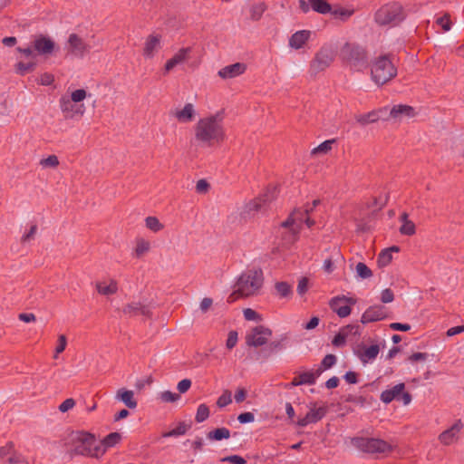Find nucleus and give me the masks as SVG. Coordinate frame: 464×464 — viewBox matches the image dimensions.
<instances>
[{
    "label": "nucleus",
    "instance_id": "nucleus-1",
    "mask_svg": "<svg viewBox=\"0 0 464 464\" xmlns=\"http://www.w3.org/2000/svg\"><path fill=\"white\" fill-rule=\"evenodd\" d=\"M194 132L196 140L202 145L213 146L223 142L226 138L223 111L199 119Z\"/></svg>",
    "mask_w": 464,
    "mask_h": 464
},
{
    "label": "nucleus",
    "instance_id": "nucleus-2",
    "mask_svg": "<svg viewBox=\"0 0 464 464\" xmlns=\"http://www.w3.org/2000/svg\"><path fill=\"white\" fill-rule=\"evenodd\" d=\"M264 282L261 269H247L237 279L234 291L228 296L229 303L235 302L238 297H249L258 294Z\"/></svg>",
    "mask_w": 464,
    "mask_h": 464
},
{
    "label": "nucleus",
    "instance_id": "nucleus-3",
    "mask_svg": "<svg viewBox=\"0 0 464 464\" xmlns=\"http://www.w3.org/2000/svg\"><path fill=\"white\" fill-rule=\"evenodd\" d=\"M72 441L74 443L73 452L77 455L99 458L105 452L100 441L89 432L77 431L72 433Z\"/></svg>",
    "mask_w": 464,
    "mask_h": 464
},
{
    "label": "nucleus",
    "instance_id": "nucleus-4",
    "mask_svg": "<svg viewBox=\"0 0 464 464\" xmlns=\"http://www.w3.org/2000/svg\"><path fill=\"white\" fill-rule=\"evenodd\" d=\"M372 80L378 85H382L397 75V69L387 54L374 60L371 69Z\"/></svg>",
    "mask_w": 464,
    "mask_h": 464
},
{
    "label": "nucleus",
    "instance_id": "nucleus-5",
    "mask_svg": "<svg viewBox=\"0 0 464 464\" xmlns=\"http://www.w3.org/2000/svg\"><path fill=\"white\" fill-rule=\"evenodd\" d=\"M406 17V14L400 3L392 2L382 5L375 13V22L380 25L395 26L401 23Z\"/></svg>",
    "mask_w": 464,
    "mask_h": 464
},
{
    "label": "nucleus",
    "instance_id": "nucleus-6",
    "mask_svg": "<svg viewBox=\"0 0 464 464\" xmlns=\"http://www.w3.org/2000/svg\"><path fill=\"white\" fill-rule=\"evenodd\" d=\"M352 444L359 450L367 454H384L392 451L393 445L379 438L355 437Z\"/></svg>",
    "mask_w": 464,
    "mask_h": 464
},
{
    "label": "nucleus",
    "instance_id": "nucleus-7",
    "mask_svg": "<svg viewBox=\"0 0 464 464\" xmlns=\"http://www.w3.org/2000/svg\"><path fill=\"white\" fill-rule=\"evenodd\" d=\"M343 59L356 71H362L368 65V57L363 47L355 44H345L342 48Z\"/></svg>",
    "mask_w": 464,
    "mask_h": 464
},
{
    "label": "nucleus",
    "instance_id": "nucleus-8",
    "mask_svg": "<svg viewBox=\"0 0 464 464\" xmlns=\"http://www.w3.org/2000/svg\"><path fill=\"white\" fill-rule=\"evenodd\" d=\"M277 196L276 188H268L260 197L247 202L241 212L244 218H249L256 212L265 211L266 205L276 199Z\"/></svg>",
    "mask_w": 464,
    "mask_h": 464
},
{
    "label": "nucleus",
    "instance_id": "nucleus-9",
    "mask_svg": "<svg viewBox=\"0 0 464 464\" xmlns=\"http://www.w3.org/2000/svg\"><path fill=\"white\" fill-rule=\"evenodd\" d=\"M66 56L72 58H83L91 51V45L77 34H71L65 43Z\"/></svg>",
    "mask_w": 464,
    "mask_h": 464
},
{
    "label": "nucleus",
    "instance_id": "nucleus-10",
    "mask_svg": "<svg viewBox=\"0 0 464 464\" xmlns=\"http://www.w3.org/2000/svg\"><path fill=\"white\" fill-rule=\"evenodd\" d=\"M404 390L405 384L403 382H400L391 389L383 391L381 393L380 399L386 404L392 402L393 400H397L402 401L404 405H408L411 401V395L409 392H404Z\"/></svg>",
    "mask_w": 464,
    "mask_h": 464
},
{
    "label": "nucleus",
    "instance_id": "nucleus-11",
    "mask_svg": "<svg viewBox=\"0 0 464 464\" xmlns=\"http://www.w3.org/2000/svg\"><path fill=\"white\" fill-rule=\"evenodd\" d=\"M334 52L328 46H323L311 62V70L318 72L325 70L334 62Z\"/></svg>",
    "mask_w": 464,
    "mask_h": 464
},
{
    "label": "nucleus",
    "instance_id": "nucleus-12",
    "mask_svg": "<svg viewBox=\"0 0 464 464\" xmlns=\"http://www.w3.org/2000/svg\"><path fill=\"white\" fill-rule=\"evenodd\" d=\"M303 223H305L308 227H311L314 226V221L306 216L303 210L296 209L282 223V227H291L293 233L296 235L302 228Z\"/></svg>",
    "mask_w": 464,
    "mask_h": 464
},
{
    "label": "nucleus",
    "instance_id": "nucleus-13",
    "mask_svg": "<svg viewBox=\"0 0 464 464\" xmlns=\"http://www.w3.org/2000/svg\"><path fill=\"white\" fill-rule=\"evenodd\" d=\"M271 335L272 331L269 328L257 325L246 335V343L248 346L259 347L266 344Z\"/></svg>",
    "mask_w": 464,
    "mask_h": 464
},
{
    "label": "nucleus",
    "instance_id": "nucleus-14",
    "mask_svg": "<svg viewBox=\"0 0 464 464\" xmlns=\"http://www.w3.org/2000/svg\"><path fill=\"white\" fill-rule=\"evenodd\" d=\"M60 109L67 120H72L75 117H82L85 112L84 104H77L70 100L68 96H62L59 100Z\"/></svg>",
    "mask_w": 464,
    "mask_h": 464
},
{
    "label": "nucleus",
    "instance_id": "nucleus-15",
    "mask_svg": "<svg viewBox=\"0 0 464 464\" xmlns=\"http://www.w3.org/2000/svg\"><path fill=\"white\" fill-rule=\"evenodd\" d=\"M355 303V299L342 295L332 298L329 305L339 317L344 318L351 314L352 310L349 304H354Z\"/></svg>",
    "mask_w": 464,
    "mask_h": 464
},
{
    "label": "nucleus",
    "instance_id": "nucleus-16",
    "mask_svg": "<svg viewBox=\"0 0 464 464\" xmlns=\"http://www.w3.org/2000/svg\"><path fill=\"white\" fill-rule=\"evenodd\" d=\"M463 428V422L460 420H457L449 429L439 435L440 442L445 446L456 443Z\"/></svg>",
    "mask_w": 464,
    "mask_h": 464
},
{
    "label": "nucleus",
    "instance_id": "nucleus-17",
    "mask_svg": "<svg viewBox=\"0 0 464 464\" xmlns=\"http://www.w3.org/2000/svg\"><path fill=\"white\" fill-rule=\"evenodd\" d=\"M55 47V43L45 35L40 34L36 36L33 42L34 51L40 55L51 54Z\"/></svg>",
    "mask_w": 464,
    "mask_h": 464
},
{
    "label": "nucleus",
    "instance_id": "nucleus-18",
    "mask_svg": "<svg viewBox=\"0 0 464 464\" xmlns=\"http://www.w3.org/2000/svg\"><path fill=\"white\" fill-rule=\"evenodd\" d=\"M327 410V406L311 408L304 418L298 420L297 425L300 427H305L310 423H315L319 421L325 416Z\"/></svg>",
    "mask_w": 464,
    "mask_h": 464
},
{
    "label": "nucleus",
    "instance_id": "nucleus-19",
    "mask_svg": "<svg viewBox=\"0 0 464 464\" xmlns=\"http://www.w3.org/2000/svg\"><path fill=\"white\" fill-rule=\"evenodd\" d=\"M387 313L385 307L382 305H372L370 306L362 315L361 322L362 324H368L377 322L385 319Z\"/></svg>",
    "mask_w": 464,
    "mask_h": 464
},
{
    "label": "nucleus",
    "instance_id": "nucleus-20",
    "mask_svg": "<svg viewBox=\"0 0 464 464\" xmlns=\"http://www.w3.org/2000/svg\"><path fill=\"white\" fill-rule=\"evenodd\" d=\"M246 66L242 63H236L220 69L218 72L222 79H232L245 72Z\"/></svg>",
    "mask_w": 464,
    "mask_h": 464
},
{
    "label": "nucleus",
    "instance_id": "nucleus-21",
    "mask_svg": "<svg viewBox=\"0 0 464 464\" xmlns=\"http://www.w3.org/2000/svg\"><path fill=\"white\" fill-rule=\"evenodd\" d=\"M124 314L129 316H136L141 314L145 317H150L151 312L148 305L141 304L139 302H132L123 307L122 310Z\"/></svg>",
    "mask_w": 464,
    "mask_h": 464
},
{
    "label": "nucleus",
    "instance_id": "nucleus-22",
    "mask_svg": "<svg viewBox=\"0 0 464 464\" xmlns=\"http://www.w3.org/2000/svg\"><path fill=\"white\" fill-rule=\"evenodd\" d=\"M160 49V36L158 34H150L145 42L143 55L151 58Z\"/></svg>",
    "mask_w": 464,
    "mask_h": 464
},
{
    "label": "nucleus",
    "instance_id": "nucleus-23",
    "mask_svg": "<svg viewBox=\"0 0 464 464\" xmlns=\"http://www.w3.org/2000/svg\"><path fill=\"white\" fill-rule=\"evenodd\" d=\"M415 115V109L406 104L394 105L390 111V116L393 119L412 118Z\"/></svg>",
    "mask_w": 464,
    "mask_h": 464
},
{
    "label": "nucleus",
    "instance_id": "nucleus-24",
    "mask_svg": "<svg viewBox=\"0 0 464 464\" xmlns=\"http://www.w3.org/2000/svg\"><path fill=\"white\" fill-rule=\"evenodd\" d=\"M173 115L179 122H190L195 118L196 111L192 103H186L183 109L176 110Z\"/></svg>",
    "mask_w": 464,
    "mask_h": 464
},
{
    "label": "nucleus",
    "instance_id": "nucleus-25",
    "mask_svg": "<svg viewBox=\"0 0 464 464\" xmlns=\"http://www.w3.org/2000/svg\"><path fill=\"white\" fill-rule=\"evenodd\" d=\"M387 111V108H382L378 111H372L365 114H357L355 115V120L358 123H360L362 126H365L369 123H374L378 121L383 112Z\"/></svg>",
    "mask_w": 464,
    "mask_h": 464
},
{
    "label": "nucleus",
    "instance_id": "nucleus-26",
    "mask_svg": "<svg viewBox=\"0 0 464 464\" xmlns=\"http://www.w3.org/2000/svg\"><path fill=\"white\" fill-rule=\"evenodd\" d=\"M115 398L123 402L128 408L135 409L137 407V401L134 398V392L130 390L124 388L119 389L116 392Z\"/></svg>",
    "mask_w": 464,
    "mask_h": 464
},
{
    "label": "nucleus",
    "instance_id": "nucleus-27",
    "mask_svg": "<svg viewBox=\"0 0 464 464\" xmlns=\"http://www.w3.org/2000/svg\"><path fill=\"white\" fill-rule=\"evenodd\" d=\"M191 49L189 47L180 49L171 59L165 64V72H169L178 64L185 62Z\"/></svg>",
    "mask_w": 464,
    "mask_h": 464
},
{
    "label": "nucleus",
    "instance_id": "nucleus-28",
    "mask_svg": "<svg viewBox=\"0 0 464 464\" xmlns=\"http://www.w3.org/2000/svg\"><path fill=\"white\" fill-rule=\"evenodd\" d=\"M310 34V31L307 30L295 33L289 40L290 46L295 49H300L308 41Z\"/></svg>",
    "mask_w": 464,
    "mask_h": 464
},
{
    "label": "nucleus",
    "instance_id": "nucleus-29",
    "mask_svg": "<svg viewBox=\"0 0 464 464\" xmlns=\"http://www.w3.org/2000/svg\"><path fill=\"white\" fill-rule=\"evenodd\" d=\"M96 289L100 295H111L117 293L118 284L114 279H111L109 284H106L105 282H97Z\"/></svg>",
    "mask_w": 464,
    "mask_h": 464
},
{
    "label": "nucleus",
    "instance_id": "nucleus-30",
    "mask_svg": "<svg viewBox=\"0 0 464 464\" xmlns=\"http://www.w3.org/2000/svg\"><path fill=\"white\" fill-rule=\"evenodd\" d=\"M409 216L406 212H403L400 216V220L401 221L402 225L400 227V233L401 235L405 236H412L416 232L415 224L410 220Z\"/></svg>",
    "mask_w": 464,
    "mask_h": 464
},
{
    "label": "nucleus",
    "instance_id": "nucleus-31",
    "mask_svg": "<svg viewBox=\"0 0 464 464\" xmlns=\"http://www.w3.org/2000/svg\"><path fill=\"white\" fill-rule=\"evenodd\" d=\"M322 369H316L315 371L304 372L299 374V383L313 385L315 383L316 379L321 375Z\"/></svg>",
    "mask_w": 464,
    "mask_h": 464
},
{
    "label": "nucleus",
    "instance_id": "nucleus-32",
    "mask_svg": "<svg viewBox=\"0 0 464 464\" xmlns=\"http://www.w3.org/2000/svg\"><path fill=\"white\" fill-rule=\"evenodd\" d=\"M207 438L209 440H227L230 438V430L225 427L218 428L208 432Z\"/></svg>",
    "mask_w": 464,
    "mask_h": 464
},
{
    "label": "nucleus",
    "instance_id": "nucleus-33",
    "mask_svg": "<svg viewBox=\"0 0 464 464\" xmlns=\"http://www.w3.org/2000/svg\"><path fill=\"white\" fill-rule=\"evenodd\" d=\"M380 347L378 344H372L364 349V351L360 354V359L363 363H367L374 360L379 354Z\"/></svg>",
    "mask_w": 464,
    "mask_h": 464
},
{
    "label": "nucleus",
    "instance_id": "nucleus-34",
    "mask_svg": "<svg viewBox=\"0 0 464 464\" xmlns=\"http://www.w3.org/2000/svg\"><path fill=\"white\" fill-rule=\"evenodd\" d=\"M314 11L319 14H328L332 11V6L325 0H308Z\"/></svg>",
    "mask_w": 464,
    "mask_h": 464
},
{
    "label": "nucleus",
    "instance_id": "nucleus-35",
    "mask_svg": "<svg viewBox=\"0 0 464 464\" xmlns=\"http://www.w3.org/2000/svg\"><path fill=\"white\" fill-rule=\"evenodd\" d=\"M150 248V244L148 240H145L144 238H138L136 241V247H135V256L136 257H141L143 255L149 252Z\"/></svg>",
    "mask_w": 464,
    "mask_h": 464
},
{
    "label": "nucleus",
    "instance_id": "nucleus-36",
    "mask_svg": "<svg viewBox=\"0 0 464 464\" xmlns=\"http://www.w3.org/2000/svg\"><path fill=\"white\" fill-rule=\"evenodd\" d=\"M121 436L118 432H111L108 434L102 441H100L102 448L106 450L107 448L113 447L120 442Z\"/></svg>",
    "mask_w": 464,
    "mask_h": 464
},
{
    "label": "nucleus",
    "instance_id": "nucleus-37",
    "mask_svg": "<svg viewBox=\"0 0 464 464\" xmlns=\"http://www.w3.org/2000/svg\"><path fill=\"white\" fill-rule=\"evenodd\" d=\"M189 428H190V426L186 424L185 422H179V425L175 429H173L169 431L164 432L162 434V437L169 438V437H177V436L184 435Z\"/></svg>",
    "mask_w": 464,
    "mask_h": 464
},
{
    "label": "nucleus",
    "instance_id": "nucleus-38",
    "mask_svg": "<svg viewBox=\"0 0 464 464\" xmlns=\"http://www.w3.org/2000/svg\"><path fill=\"white\" fill-rule=\"evenodd\" d=\"M335 142V140H328L322 142L320 145L313 149L312 154H326L332 150V145Z\"/></svg>",
    "mask_w": 464,
    "mask_h": 464
},
{
    "label": "nucleus",
    "instance_id": "nucleus-39",
    "mask_svg": "<svg viewBox=\"0 0 464 464\" xmlns=\"http://www.w3.org/2000/svg\"><path fill=\"white\" fill-rule=\"evenodd\" d=\"M276 293L281 297H287L292 294V287L286 282H277L275 285Z\"/></svg>",
    "mask_w": 464,
    "mask_h": 464
},
{
    "label": "nucleus",
    "instance_id": "nucleus-40",
    "mask_svg": "<svg viewBox=\"0 0 464 464\" xmlns=\"http://www.w3.org/2000/svg\"><path fill=\"white\" fill-rule=\"evenodd\" d=\"M357 276L362 279L370 278L372 276V270L362 262H359L355 267Z\"/></svg>",
    "mask_w": 464,
    "mask_h": 464
},
{
    "label": "nucleus",
    "instance_id": "nucleus-41",
    "mask_svg": "<svg viewBox=\"0 0 464 464\" xmlns=\"http://www.w3.org/2000/svg\"><path fill=\"white\" fill-rule=\"evenodd\" d=\"M147 228L153 232H159L163 228V225L156 217H148L145 219Z\"/></svg>",
    "mask_w": 464,
    "mask_h": 464
},
{
    "label": "nucleus",
    "instance_id": "nucleus-42",
    "mask_svg": "<svg viewBox=\"0 0 464 464\" xmlns=\"http://www.w3.org/2000/svg\"><path fill=\"white\" fill-rule=\"evenodd\" d=\"M392 260V255L390 250L383 249L378 256L377 264L380 267L388 266Z\"/></svg>",
    "mask_w": 464,
    "mask_h": 464
},
{
    "label": "nucleus",
    "instance_id": "nucleus-43",
    "mask_svg": "<svg viewBox=\"0 0 464 464\" xmlns=\"http://www.w3.org/2000/svg\"><path fill=\"white\" fill-rule=\"evenodd\" d=\"M209 417V409L208 407L202 403L198 407L195 420L197 422H203Z\"/></svg>",
    "mask_w": 464,
    "mask_h": 464
},
{
    "label": "nucleus",
    "instance_id": "nucleus-44",
    "mask_svg": "<svg viewBox=\"0 0 464 464\" xmlns=\"http://www.w3.org/2000/svg\"><path fill=\"white\" fill-rule=\"evenodd\" d=\"M266 10V5L265 3L254 5L251 8V18L255 21L259 20Z\"/></svg>",
    "mask_w": 464,
    "mask_h": 464
},
{
    "label": "nucleus",
    "instance_id": "nucleus-45",
    "mask_svg": "<svg viewBox=\"0 0 464 464\" xmlns=\"http://www.w3.org/2000/svg\"><path fill=\"white\" fill-rule=\"evenodd\" d=\"M232 402V394L228 390H225L223 393L218 397L217 405L219 408H224Z\"/></svg>",
    "mask_w": 464,
    "mask_h": 464
},
{
    "label": "nucleus",
    "instance_id": "nucleus-46",
    "mask_svg": "<svg viewBox=\"0 0 464 464\" xmlns=\"http://www.w3.org/2000/svg\"><path fill=\"white\" fill-rule=\"evenodd\" d=\"M334 17H339L342 20H346L349 18L353 14V10H349L343 7H336L334 10L330 12Z\"/></svg>",
    "mask_w": 464,
    "mask_h": 464
},
{
    "label": "nucleus",
    "instance_id": "nucleus-47",
    "mask_svg": "<svg viewBox=\"0 0 464 464\" xmlns=\"http://www.w3.org/2000/svg\"><path fill=\"white\" fill-rule=\"evenodd\" d=\"M336 363V356L334 354H327L322 360L321 365L318 369H322V372L324 370L332 368Z\"/></svg>",
    "mask_w": 464,
    "mask_h": 464
},
{
    "label": "nucleus",
    "instance_id": "nucleus-48",
    "mask_svg": "<svg viewBox=\"0 0 464 464\" xmlns=\"http://www.w3.org/2000/svg\"><path fill=\"white\" fill-rule=\"evenodd\" d=\"M179 394L172 392L170 391L162 392L160 394V398L164 402H174L179 399Z\"/></svg>",
    "mask_w": 464,
    "mask_h": 464
},
{
    "label": "nucleus",
    "instance_id": "nucleus-49",
    "mask_svg": "<svg viewBox=\"0 0 464 464\" xmlns=\"http://www.w3.org/2000/svg\"><path fill=\"white\" fill-rule=\"evenodd\" d=\"M87 97V92L84 89H78L72 92L70 100L75 103L82 102Z\"/></svg>",
    "mask_w": 464,
    "mask_h": 464
},
{
    "label": "nucleus",
    "instance_id": "nucleus-50",
    "mask_svg": "<svg viewBox=\"0 0 464 464\" xmlns=\"http://www.w3.org/2000/svg\"><path fill=\"white\" fill-rule=\"evenodd\" d=\"M40 164L44 168H55L59 165V160L57 156L50 155L45 159H43Z\"/></svg>",
    "mask_w": 464,
    "mask_h": 464
},
{
    "label": "nucleus",
    "instance_id": "nucleus-51",
    "mask_svg": "<svg viewBox=\"0 0 464 464\" xmlns=\"http://www.w3.org/2000/svg\"><path fill=\"white\" fill-rule=\"evenodd\" d=\"M14 452V443L9 441L5 446L0 448V458L5 459Z\"/></svg>",
    "mask_w": 464,
    "mask_h": 464
},
{
    "label": "nucleus",
    "instance_id": "nucleus-52",
    "mask_svg": "<svg viewBox=\"0 0 464 464\" xmlns=\"http://www.w3.org/2000/svg\"><path fill=\"white\" fill-rule=\"evenodd\" d=\"M345 335L348 337L350 335H360L361 329L358 324H349L341 329Z\"/></svg>",
    "mask_w": 464,
    "mask_h": 464
},
{
    "label": "nucleus",
    "instance_id": "nucleus-53",
    "mask_svg": "<svg viewBox=\"0 0 464 464\" xmlns=\"http://www.w3.org/2000/svg\"><path fill=\"white\" fill-rule=\"evenodd\" d=\"M35 63H18L16 65V71L18 73L24 75L28 72H31L34 70Z\"/></svg>",
    "mask_w": 464,
    "mask_h": 464
},
{
    "label": "nucleus",
    "instance_id": "nucleus-54",
    "mask_svg": "<svg viewBox=\"0 0 464 464\" xmlns=\"http://www.w3.org/2000/svg\"><path fill=\"white\" fill-rule=\"evenodd\" d=\"M244 317L247 321H260L261 315L251 308H246L243 311Z\"/></svg>",
    "mask_w": 464,
    "mask_h": 464
},
{
    "label": "nucleus",
    "instance_id": "nucleus-55",
    "mask_svg": "<svg viewBox=\"0 0 464 464\" xmlns=\"http://www.w3.org/2000/svg\"><path fill=\"white\" fill-rule=\"evenodd\" d=\"M66 344H67L66 336L63 335V334L59 335V337H58V344H57V346L55 348L54 358H57V355L59 353H63L65 350Z\"/></svg>",
    "mask_w": 464,
    "mask_h": 464
},
{
    "label": "nucleus",
    "instance_id": "nucleus-56",
    "mask_svg": "<svg viewBox=\"0 0 464 464\" xmlns=\"http://www.w3.org/2000/svg\"><path fill=\"white\" fill-rule=\"evenodd\" d=\"M285 339L283 338L282 340L280 341H273L271 342L267 348H266V351H268V354H271L273 353H276L277 351H280L283 349L284 345H283V341Z\"/></svg>",
    "mask_w": 464,
    "mask_h": 464
},
{
    "label": "nucleus",
    "instance_id": "nucleus-57",
    "mask_svg": "<svg viewBox=\"0 0 464 464\" xmlns=\"http://www.w3.org/2000/svg\"><path fill=\"white\" fill-rule=\"evenodd\" d=\"M436 23L442 27V29L447 32L450 29V15L448 14H445L443 16L439 17L436 20Z\"/></svg>",
    "mask_w": 464,
    "mask_h": 464
},
{
    "label": "nucleus",
    "instance_id": "nucleus-58",
    "mask_svg": "<svg viewBox=\"0 0 464 464\" xmlns=\"http://www.w3.org/2000/svg\"><path fill=\"white\" fill-rule=\"evenodd\" d=\"M237 343V333L236 331H230L227 339L226 346L227 349H233Z\"/></svg>",
    "mask_w": 464,
    "mask_h": 464
},
{
    "label": "nucleus",
    "instance_id": "nucleus-59",
    "mask_svg": "<svg viewBox=\"0 0 464 464\" xmlns=\"http://www.w3.org/2000/svg\"><path fill=\"white\" fill-rule=\"evenodd\" d=\"M54 81V77L53 74L44 72L40 75L38 79V83L41 85L48 86L51 85Z\"/></svg>",
    "mask_w": 464,
    "mask_h": 464
},
{
    "label": "nucleus",
    "instance_id": "nucleus-60",
    "mask_svg": "<svg viewBox=\"0 0 464 464\" xmlns=\"http://www.w3.org/2000/svg\"><path fill=\"white\" fill-rule=\"evenodd\" d=\"M75 406V401L72 398L66 399L59 405V411L61 412H66Z\"/></svg>",
    "mask_w": 464,
    "mask_h": 464
},
{
    "label": "nucleus",
    "instance_id": "nucleus-61",
    "mask_svg": "<svg viewBox=\"0 0 464 464\" xmlns=\"http://www.w3.org/2000/svg\"><path fill=\"white\" fill-rule=\"evenodd\" d=\"M346 338L347 336L345 335V334L342 330H340V332L333 339L332 343L336 347L343 346L346 342Z\"/></svg>",
    "mask_w": 464,
    "mask_h": 464
},
{
    "label": "nucleus",
    "instance_id": "nucleus-62",
    "mask_svg": "<svg viewBox=\"0 0 464 464\" xmlns=\"http://www.w3.org/2000/svg\"><path fill=\"white\" fill-rule=\"evenodd\" d=\"M394 299L393 292L390 288H386L382 292L381 300L384 304L392 302Z\"/></svg>",
    "mask_w": 464,
    "mask_h": 464
},
{
    "label": "nucleus",
    "instance_id": "nucleus-63",
    "mask_svg": "<svg viewBox=\"0 0 464 464\" xmlns=\"http://www.w3.org/2000/svg\"><path fill=\"white\" fill-rule=\"evenodd\" d=\"M308 290V279L306 277H302L297 285V293L300 295L305 294Z\"/></svg>",
    "mask_w": 464,
    "mask_h": 464
},
{
    "label": "nucleus",
    "instance_id": "nucleus-64",
    "mask_svg": "<svg viewBox=\"0 0 464 464\" xmlns=\"http://www.w3.org/2000/svg\"><path fill=\"white\" fill-rule=\"evenodd\" d=\"M190 386L191 381L189 379H183L178 383L177 389L180 393H185L189 390Z\"/></svg>",
    "mask_w": 464,
    "mask_h": 464
}]
</instances>
